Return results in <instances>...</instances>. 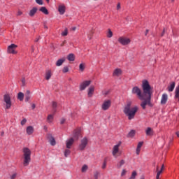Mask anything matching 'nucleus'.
<instances>
[{"instance_id":"obj_21","label":"nucleus","mask_w":179,"mask_h":179,"mask_svg":"<svg viewBox=\"0 0 179 179\" xmlns=\"http://www.w3.org/2000/svg\"><path fill=\"white\" fill-rule=\"evenodd\" d=\"M142 146H143V141H141L138 143L136 151V155H139V153H141V148H142Z\"/></svg>"},{"instance_id":"obj_13","label":"nucleus","mask_w":179,"mask_h":179,"mask_svg":"<svg viewBox=\"0 0 179 179\" xmlns=\"http://www.w3.org/2000/svg\"><path fill=\"white\" fill-rule=\"evenodd\" d=\"M93 94H94V86L92 85L88 88L87 96L88 97H93Z\"/></svg>"},{"instance_id":"obj_35","label":"nucleus","mask_w":179,"mask_h":179,"mask_svg":"<svg viewBox=\"0 0 179 179\" xmlns=\"http://www.w3.org/2000/svg\"><path fill=\"white\" fill-rule=\"evenodd\" d=\"M93 34H94V31L93 30H91L88 34H87V38L89 40H92V37H93Z\"/></svg>"},{"instance_id":"obj_52","label":"nucleus","mask_w":179,"mask_h":179,"mask_svg":"<svg viewBox=\"0 0 179 179\" xmlns=\"http://www.w3.org/2000/svg\"><path fill=\"white\" fill-rule=\"evenodd\" d=\"M65 43H66V41H64L61 44V47H64V45L65 44Z\"/></svg>"},{"instance_id":"obj_42","label":"nucleus","mask_w":179,"mask_h":179,"mask_svg":"<svg viewBox=\"0 0 179 179\" xmlns=\"http://www.w3.org/2000/svg\"><path fill=\"white\" fill-rule=\"evenodd\" d=\"M69 69L68 68V66H65L64 67L63 70H62V72L64 73H66V72H69Z\"/></svg>"},{"instance_id":"obj_41","label":"nucleus","mask_w":179,"mask_h":179,"mask_svg":"<svg viewBox=\"0 0 179 179\" xmlns=\"http://www.w3.org/2000/svg\"><path fill=\"white\" fill-rule=\"evenodd\" d=\"M62 36L64 37L68 36V28H65L64 31L62 33Z\"/></svg>"},{"instance_id":"obj_10","label":"nucleus","mask_w":179,"mask_h":179,"mask_svg":"<svg viewBox=\"0 0 179 179\" xmlns=\"http://www.w3.org/2000/svg\"><path fill=\"white\" fill-rule=\"evenodd\" d=\"M110 107H111V100L110 99L104 101L101 105V108L103 111H107Z\"/></svg>"},{"instance_id":"obj_58","label":"nucleus","mask_w":179,"mask_h":179,"mask_svg":"<svg viewBox=\"0 0 179 179\" xmlns=\"http://www.w3.org/2000/svg\"><path fill=\"white\" fill-rule=\"evenodd\" d=\"M34 52V48L32 46V52Z\"/></svg>"},{"instance_id":"obj_16","label":"nucleus","mask_w":179,"mask_h":179,"mask_svg":"<svg viewBox=\"0 0 179 179\" xmlns=\"http://www.w3.org/2000/svg\"><path fill=\"white\" fill-rule=\"evenodd\" d=\"M155 131H153V129L150 127H148L145 130V134L147 136H153Z\"/></svg>"},{"instance_id":"obj_53","label":"nucleus","mask_w":179,"mask_h":179,"mask_svg":"<svg viewBox=\"0 0 179 179\" xmlns=\"http://www.w3.org/2000/svg\"><path fill=\"white\" fill-rule=\"evenodd\" d=\"M31 108L33 110H34V108H36V104H32Z\"/></svg>"},{"instance_id":"obj_1","label":"nucleus","mask_w":179,"mask_h":179,"mask_svg":"<svg viewBox=\"0 0 179 179\" xmlns=\"http://www.w3.org/2000/svg\"><path fill=\"white\" fill-rule=\"evenodd\" d=\"M142 90L138 87H134L131 90L132 94H136L139 100H142L146 97H150V94H153V87L150 86L149 81L143 80L142 81Z\"/></svg>"},{"instance_id":"obj_31","label":"nucleus","mask_w":179,"mask_h":179,"mask_svg":"<svg viewBox=\"0 0 179 179\" xmlns=\"http://www.w3.org/2000/svg\"><path fill=\"white\" fill-rule=\"evenodd\" d=\"M136 133V131H135V130H131L128 134V137L134 138L135 136Z\"/></svg>"},{"instance_id":"obj_3","label":"nucleus","mask_w":179,"mask_h":179,"mask_svg":"<svg viewBox=\"0 0 179 179\" xmlns=\"http://www.w3.org/2000/svg\"><path fill=\"white\" fill-rule=\"evenodd\" d=\"M23 166L27 167L31 162V150L29 148L25 147L22 149Z\"/></svg>"},{"instance_id":"obj_24","label":"nucleus","mask_w":179,"mask_h":179,"mask_svg":"<svg viewBox=\"0 0 179 179\" xmlns=\"http://www.w3.org/2000/svg\"><path fill=\"white\" fill-rule=\"evenodd\" d=\"M174 87H176V83H171L170 85L167 87V90L169 92H173L174 90Z\"/></svg>"},{"instance_id":"obj_57","label":"nucleus","mask_w":179,"mask_h":179,"mask_svg":"<svg viewBox=\"0 0 179 179\" xmlns=\"http://www.w3.org/2000/svg\"><path fill=\"white\" fill-rule=\"evenodd\" d=\"M140 179H145V176H141Z\"/></svg>"},{"instance_id":"obj_36","label":"nucleus","mask_w":179,"mask_h":179,"mask_svg":"<svg viewBox=\"0 0 179 179\" xmlns=\"http://www.w3.org/2000/svg\"><path fill=\"white\" fill-rule=\"evenodd\" d=\"M124 164H125V161H124V159H122V160L117 164V167H118V169H121V167H122V166H124Z\"/></svg>"},{"instance_id":"obj_2","label":"nucleus","mask_w":179,"mask_h":179,"mask_svg":"<svg viewBox=\"0 0 179 179\" xmlns=\"http://www.w3.org/2000/svg\"><path fill=\"white\" fill-rule=\"evenodd\" d=\"M131 106L132 101H128L123 109V113L129 120H134L135 118V115H136V113H138V110H139L138 106H134L133 108H131Z\"/></svg>"},{"instance_id":"obj_23","label":"nucleus","mask_w":179,"mask_h":179,"mask_svg":"<svg viewBox=\"0 0 179 179\" xmlns=\"http://www.w3.org/2000/svg\"><path fill=\"white\" fill-rule=\"evenodd\" d=\"M51 76H52L51 70L46 71L45 76V78L46 79V80H50V79H51Z\"/></svg>"},{"instance_id":"obj_4","label":"nucleus","mask_w":179,"mask_h":179,"mask_svg":"<svg viewBox=\"0 0 179 179\" xmlns=\"http://www.w3.org/2000/svg\"><path fill=\"white\" fill-rule=\"evenodd\" d=\"M152 94H150V96L145 97V98H144L143 99H140V100H144L141 103V106L142 107L143 110H145L146 109V106H150V100L152 99Z\"/></svg>"},{"instance_id":"obj_5","label":"nucleus","mask_w":179,"mask_h":179,"mask_svg":"<svg viewBox=\"0 0 179 179\" xmlns=\"http://www.w3.org/2000/svg\"><path fill=\"white\" fill-rule=\"evenodd\" d=\"M3 100L6 103V109L9 110L10 107H12V101H10V96L9 94H6L3 96Z\"/></svg>"},{"instance_id":"obj_61","label":"nucleus","mask_w":179,"mask_h":179,"mask_svg":"<svg viewBox=\"0 0 179 179\" xmlns=\"http://www.w3.org/2000/svg\"><path fill=\"white\" fill-rule=\"evenodd\" d=\"M35 41H36V42L38 41V39H36Z\"/></svg>"},{"instance_id":"obj_7","label":"nucleus","mask_w":179,"mask_h":179,"mask_svg":"<svg viewBox=\"0 0 179 179\" xmlns=\"http://www.w3.org/2000/svg\"><path fill=\"white\" fill-rule=\"evenodd\" d=\"M17 48V45L13 43L9 46H8L7 52L8 54H17V52H16Z\"/></svg>"},{"instance_id":"obj_9","label":"nucleus","mask_w":179,"mask_h":179,"mask_svg":"<svg viewBox=\"0 0 179 179\" xmlns=\"http://www.w3.org/2000/svg\"><path fill=\"white\" fill-rule=\"evenodd\" d=\"M117 41L122 44V45H128V44L131 43V39H129V38L120 37Z\"/></svg>"},{"instance_id":"obj_64","label":"nucleus","mask_w":179,"mask_h":179,"mask_svg":"<svg viewBox=\"0 0 179 179\" xmlns=\"http://www.w3.org/2000/svg\"><path fill=\"white\" fill-rule=\"evenodd\" d=\"M156 178H157V176H156Z\"/></svg>"},{"instance_id":"obj_11","label":"nucleus","mask_w":179,"mask_h":179,"mask_svg":"<svg viewBox=\"0 0 179 179\" xmlns=\"http://www.w3.org/2000/svg\"><path fill=\"white\" fill-rule=\"evenodd\" d=\"M90 83H92V80H85L80 83V90L82 92L86 89V87H88V86H90Z\"/></svg>"},{"instance_id":"obj_20","label":"nucleus","mask_w":179,"mask_h":179,"mask_svg":"<svg viewBox=\"0 0 179 179\" xmlns=\"http://www.w3.org/2000/svg\"><path fill=\"white\" fill-rule=\"evenodd\" d=\"M48 139L50 141V145L52 146H55L57 143L55 142V138H53L52 135L49 134L48 135Z\"/></svg>"},{"instance_id":"obj_34","label":"nucleus","mask_w":179,"mask_h":179,"mask_svg":"<svg viewBox=\"0 0 179 179\" xmlns=\"http://www.w3.org/2000/svg\"><path fill=\"white\" fill-rule=\"evenodd\" d=\"M99 177H100V172L98 171H95L94 172V179H99Z\"/></svg>"},{"instance_id":"obj_38","label":"nucleus","mask_w":179,"mask_h":179,"mask_svg":"<svg viewBox=\"0 0 179 179\" xmlns=\"http://www.w3.org/2000/svg\"><path fill=\"white\" fill-rule=\"evenodd\" d=\"M71 155V150L69 149H66L64 151V156L65 157H68Z\"/></svg>"},{"instance_id":"obj_47","label":"nucleus","mask_w":179,"mask_h":179,"mask_svg":"<svg viewBox=\"0 0 179 179\" xmlns=\"http://www.w3.org/2000/svg\"><path fill=\"white\" fill-rule=\"evenodd\" d=\"M26 122H27V120H26V118H24V119L21 121V125H24V124H26Z\"/></svg>"},{"instance_id":"obj_56","label":"nucleus","mask_w":179,"mask_h":179,"mask_svg":"<svg viewBox=\"0 0 179 179\" xmlns=\"http://www.w3.org/2000/svg\"><path fill=\"white\" fill-rule=\"evenodd\" d=\"M176 135H177L178 138H179V131L176 132Z\"/></svg>"},{"instance_id":"obj_12","label":"nucleus","mask_w":179,"mask_h":179,"mask_svg":"<svg viewBox=\"0 0 179 179\" xmlns=\"http://www.w3.org/2000/svg\"><path fill=\"white\" fill-rule=\"evenodd\" d=\"M66 10V7L65 6V4H60L58 7V12L59 13V15H64Z\"/></svg>"},{"instance_id":"obj_6","label":"nucleus","mask_w":179,"mask_h":179,"mask_svg":"<svg viewBox=\"0 0 179 179\" xmlns=\"http://www.w3.org/2000/svg\"><path fill=\"white\" fill-rule=\"evenodd\" d=\"M121 146V142L113 146L112 155L115 157H118L120 156V147Z\"/></svg>"},{"instance_id":"obj_30","label":"nucleus","mask_w":179,"mask_h":179,"mask_svg":"<svg viewBox=\"0 0 179 179\" xmlns=\"http://www.w3.org/2000/svg\"><path fill=\"white\" fill-rule=\"evenodd\" d=\"M163 170H164V164H162L160 170L157 171V179H159V177H160V174L163 173Z\"/></svg>"},{"instance_id":"obj_50","label":"nucleus","mask_w":179,"mask_h":179,"mask_svg":"<svg viewBox=\"0 0 179 179\" xmlns=\"http://www.w3.org/2000/svg\"><path fill=\"white\" fill-rule=\"evenodd\" d=\"M60 123L62 124H65V119L62 118L60 121Z\"/></svg>"},{"instance_id":"obj_59","label":"nucleus","mask_w":179,"mask_h":179,"mask_svg":"<svg viewBox=\"0 0 179 179\" xmlns=\"http://www.w3.org/2000/svg\"><path fill=\"white\" fill-rule=\"evenodd\" d=\"M46 1L48 3V2H50V0H46Z\"/></svg>"},{"instance_id":"obj_51","label":"nucleus","mask_w":179,"mask_h":179,"mask_svg":"<svg viewBox=\"0 0 179 179\" xmlns=\"http://www.w3.org/2000/svg\"><path fill=\"white\" fill-rule=\"evenodd\" d=\"M148 33H149V29H146L145 33V36H148Z\"/></svg>"},{"instance_id":"obj_43","label":"nucleus","mask_w":179,"mask_h":179,"mask_svg":"<svg viewBox=\"0 0 179 179\" xmlns=\"http://www.w3.org/2000/svg\"><path fill=\"white\" fill-rule=\"evenodd\" d=\"M35 1L36 2V3H38V5H44V2H43V0H35Z\"/></svg>"},{"instance_id":"obj_19","label":"nucleus","mask_w":179,"mask_h":179,"mask_svg":"<svg viewBox=\"0 0 179 179\" xmlns=\"http://www.w3.org/2000/svg\"><path fill=\"white\" fill-rule=\"evenodd\" d=\"M167 100H169V96L167 94H164L161 99V104H166V103H167Z\"/></svg>"},{"instance_id":"obj_22","label":"nucleus","mask_w":179,"mask_h":179,"mask_svg":"<svg viewBox=\"0 0 179 179\" xmlns=\"http://www.w3.org/2000/svg\"><path fill=\"white\" fill-rule=\"evenodd\" d=\"M34 132V128L31 126L27 127V135H31Z\"/></svg>"},{"instance_id":"obj_48","label":"nucleus","mask_w":179,"mask_h":179,"mask_svg":"<svg viewBox=\"0 0 179 179\" xmlns=\"http://www.w3.org/2000/svg\"><path fill=\"white\" fill-rule=\"evenodd\" d=\"M22 15H23V13L20 10H18V12L17 13V16H22Z\"/></svg>"},{"instance_id":"obj_63","label":"nucleus","mask_w":179,"mask_h":179,"mask_svg":"<svg viewBox=\"0 0 179 179\" xmlns=\"http://www.w3.org/2000/svg\"><path fill=\"white\" fill-rule=\"evenodd\" d=\"M108 94V92H106L105 94Z\"/></svg>"},{"instance_id":"obj_27","label":"nucleus","mask_w":179,"mask_h":179,"mask_svg":"<svg viewBox=\"0 0 179 179\" xmlns=\"http://www.w3.org/2000/svg\"><path fill=\"white\" fill-rule=\"evenodd\" d=\"M17 99L20 101H23V99H24V94H23V92H19L17 94Z\"/></svg>"},{"instance_id":"obj_60","label":"nucleus","mask_w":179,"mask_h":179,"mask_svg":"<svg viewBox=\"0 0 179 179\" xmlns=\"http://www.w3.org/2000/svg\"><path fill=\"white\" fill-rule=\"evenodd\" d=\"M22 83H24V80H22Z\"/></svg>"},{"instance_id":"obj_18","label":"nucleus","mask_w":179,"mask_h":179,"mask_svg":"<svg viewBox=\"0 0 179 179\" xmlns=\"http://www.w3.org/2000/svg\"><path fill=\"white\" fill-rule=\"evenodd\" d=\"M79 136H80V129H77L73 132V138L78 141V139H79Z\"/></svg>"},{"instance_id":"obj_44","label":"nucleus","mask_w":179,"mask_h":179,"mask_svg":"<svg viewBox=\"0 0 179 179\" xmlns=\"http://www.w3.org/2000/svg\"><path fill=\"white\" fill-rule=\"evenodd\" d=\"M17 176V173H13V174L10 176V179H15V178H16Z\"/></svg>"},{"instance_id":"obj_32","label":"nucleus","mask_w":179,"mask_h":179,"mask_svg":"<svg viewBox=\"0 0 179 179\" xmlns=\"http://www.w3.org/2000/svg\"><path fill=\"white\" fill-rule=\"evenodd\" d=\"M52 108H53V113H55V111H57V102L52 101Z\"/></svg>"},{"instance_id":"obj_17","label":"nucleus","mask_w":179,"mask_h":179,"mask_svg":"<svg viewBox=\"0 0 179 179\" xmlns=\"http://www.w3.org/2000/svg\"><path fill=\"white\" fill-rule=\"evenodd\" d=\"M37 10H38V8H37V7H34L32 9L29 10V16L33 17V16H34V15L37 13Z\"/></svg>"},{"instance_id":"obj_8","label":"nucleus","mask_w":179,"mask_h":179,"mask_svg":"<svg viewBox=\"0 0 179 179\" xmlns=\"http://www.w3.org/2000/svg\"><path fill=\"white\" fill-rule=\"evenodd\" d=\"M88 142L89 140H87V138L85 137L84 138H83L78 147L79 150H85L86 146H87Z\"/></svg>"},{"instance_id":"obj_45","label":"nucleus","mask_w":179,"mask_h":179,"mask_svg":"<svg viewBox=\"0 0 179 179\" xmlns=\"http://www.w3.org/2000/svg\"><path fill=\"white\" fill-rule=\"evenodd\" d=\"M107 167V162L104 161L103 164H102V169L104 170Z\"/></svg>"},{"instance_id":"obj_62","label":"nucleus","mask_w":179,"mask_h":179,"mask_svg":"<svg viewBox=\"0 0 179 179\" xmlns=\"http://www.w3.org/2000/svg\"><path fill=\"white\" fill-rule=\"evenodd\" d=\"M73 30H76V28H73Z\"/></svg>"},{"instance_id":"obj_33","label":"nucleus","mask_w":179,"mask_h":179,"mask_svg":"<svg viewBox=\"0 0 179 179\" xmlns=\"http://www.w3.org/2000/svg\"><path fill=\"white\" fill-rule=\"evenodd\" d=\"M87 169H89V167L87 166V165L85 164L82 166L81 168V171L82 173H86V171H87Z\"/></svg>"},{"instance_id":"obj_25","label":"nucleus","mask_w":179,"mask_h":179,"mask_svg":"<svg viewBox=\"0 0 179 179\" xmlns=\"http://www.w3.org/2000/svg\"><path fill=\"white\" fill-rule=\"evenodd\" d=\"M31 98V95H30V91L27 90L25 94V101L27 102Z\"/></svg>"},{"instance_id":"obj_55","label":"nucleus","mask_w":179,"mask_h":179,"mask_svg":"<svg viewBox=\"0 0 179 179\" xmlns=\"http://www.w3.org/2000/svg\"><path fill=\"white\" fill-rule=\"evenodd\" d=\"M4 132L3 131H1V136H3V135H4Z\"/></svg>"},{"instance_id":"obj_14","label":"nucleus","mask_w":179,"mask_h":179,"mask_svg":"<svg viewBox=\"0 0 179 179\" xmlns=\"http://www.w3.org/2000/svg\"><path fill=\"white\" fill-rule=\"evenodd\" d=\"M73 142H75V140L73 138H71L70 139L66 141V146L67 149H71L72 147V145H73Z\"/></svg>"},{"instance_id":"obj_28","label":"nucleus","mask_w":179,"mask_h":179,"mask_svg":"<svg viewBox=\"0 0 179 179\" xmlns=\"http://www.w3.org/2000/svg\"><path fill=\"white\" fill-rule=\"evenodd\" d=\"M63 62H65V59H58L56 62V66H61V65H62Z\"/></svg>"},{"instance_id":"obj_29","label":"nucleus","mask_w":179,"mask_h":179,"mask_svg":"<svg viewBox=\"0 0 179 179\" xmlns=\"http://www.w3.org/2000/svg\"><path fill=\"white\" fill-rule=\"evenodd\" d=\"M39 10L42 12V13H44V15H48V10H47L45 7H41Z\"/></svg>"},{"instance_id":"obj_49","label":"nucleus","mask_w":179,"mask_h":179,"mask_svg":"<svg viewBox=\"0 0 179 179\" xmlns=\"http://www.w3.org/2000/svg\"><path fill=\"white\" fill-rule=\"evenodd\" d=\"M117 10H120V9H121V4L117 3Z\"/></svg>"},{"instance_id":"obj_39","label":"nucleus","mask_w":179,"mask_h":179,"mask_svg":"<svg viewBox=\"0 0 179 179\" xmlns=\"http://www.w3.org/2000/svg\"><path fill=\"white\" fill-rule=\"evenodd\" d=\"M107 37L108 38H111V37H113V31H111V29H108Z\"/></svg>"},{"instance_id":"obj_46","label":"nucleus","mask_w":179,"mask_h":179,"mask_svg":"<svg viewBox=\"0 0 179 179\" xmlns=\"http://www.w3.org/2000/svg\"><path fill=\"white\" fill-rule=\"evenodd\" d=\"M127 174V170L122 169V173H121V177H124Z\"/></svg>"},{"instance_id":"obj_54","label":"nucleus","mask_w":179,"mask_h":179,"mask_svg":"<svg viewBox=\"0 0 179 179\" xmlns=\"http://www.w3.org/2000/svg\"><path fill=\"white\" fill-rule=\"evenodd\" d=\"M164 31H165V29L163 30V32L161 34V36L163 37V36H164Z\"/></svg>"},{"instance_id":"obj_15","label":"nucleus","mask_w":179,"mask_h":179,"mask_svg":"<svg viewBox=\"0 0 179 179\" xmlns=\"http://www.w3.org/2000/svg\"><path fill=\"white\" fill-rule=\"evenodd\" d=\"M121 75H122V70H121V69H115L113 71V76H121Z\"/></svg>"},{"instance_id":"obj_40","label":"nucleus","mask_w":179,"mask_h":179,"mask_svg":"<svg viewBox=\"0 0 179 179\" xmlns=\"http://www.w3.org/2000/svg\"><path fill=\"white\" fill-rule=\"evenodd\" d=\"M47 120L48 122H52V120H54V116L52 115H49Z\"/></svg>"},{"instance_id":"obj_26","label":"nucleus","mask_w":179,"mask_h":179,"mask_svg":"<svg viewBox=\"0 0 179 179\" xmlns=\"http://www.w3.org/2000/svg\"><path fill=\"white\" fill-rule=\"evenodd\" d=\"M67 59L71 62L75 61V55L73 53H71L67 56Z\"/></svg>"},{"instance_id":"obj_37","label":"nucleus","mask_w":179,"mask_h":179,"mask_svg":"<svg viewBox=\"0 0 179 179\" xmlns=\"http://www.w3.org/2000/svg\"><path fill=\"white\" fill-rule=\"evenodd\" d=\"M85 64L81 63L79 65V69H80V71H81V72H83L85 71Z\"/></svg>"}]
</instances>
